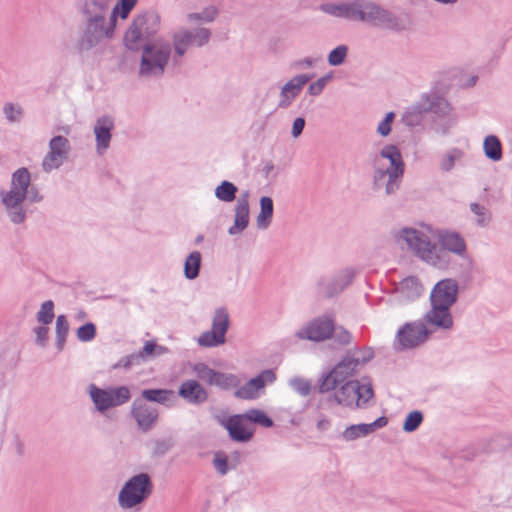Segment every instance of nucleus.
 <instances>
[{
    "label": "nucleus",
    "instance_id": "nucleus-2",
    "mask_svg": "<svg viewBox=\"0 0 512 512\" xmlns=\"http://www.w3.org/2000/svg\"><path fill=\"white\" fill-rule=\"evenodd\" d=\"M398 239L403 240L422 260L437 267H443L447 263V255L443 250L460 256L466 251L463 238L453 232H442L438 235L441 248L433 244L426 233L414 228H403Z\"/></svg>",
    "mask_w": 512,
    "mask_h": 512
},
{
    "label": "nucleus",
    "instance_id": "nucleus-27",
    "mask_svg": "<svg viewBox=\"0 0 512 512\" xmlns=\"http://www.w3.org/2000/svg\"><path fill=\"white\" fill-rule=\"evenodd\" d=\"M450 307L445 305H432V309L426 314L427 321L437 327L450 329L453 325Z\"/></svg>",
    "mask_w": 512,
    "mask_h": 512
},
{
    "label": "nucleus",
    "instance_id": "nucleus-10",
    "mask_svg": "<svg viewBox=\"0 0 512 512\" xmlns=\"http://www.w3.org/2000/svg\"><path fill=\"white\" fill-rule=\"evenodd\" d=\"M372 397L373 389L371 384H361L359 381H348L333 394L337 404L349 408H363Z\"/></svg>",
    "mask_w": 512,
    "mask_h": 512
},
{
    "label": "nucleus",
    "instance_id": "nucleus-44",
    "mask_svg": "<svg viewBox=\"0 0 512 512\" xmlns=\"http://www.w3.org/2000/svg\"><path fill=\"white\" fill-rule=\"evenodd\" d=\"M54 318V304L51 300L42 303L37 313V321L43 325H48Z\"/></svg>",
    "mask_w": 512,
    "mask_h": 512
},
{
    "label": "nucleus",
    "instance_id": "nucleus-48",
    "mask_svg": "<svg viewBox=\"0 0 512 512\" xmlns=\"http://www.w3.org/2000/svg\"><path fill=\"white\" fill-rule=\"evenodd\" d=\"M290 386L299 395L305 397L311 392V383L308 380L302 378H294L290 380Z\"/></svg>",
    "mask_w": 512,
    "mask_h": 512
},
{
    "label": "nucleus",
    "instance_id": "nucleus-53",
    "mask_svg": "<svg viewBox=\"0 0 512 512\" xmlns=\"http://www.w3.org/2000/svg\"><path fill=\"white\" fill-rule=\"evenodd\" d=\"M140 361L138 359V356L136 353L128 355L122 359H120L115 365H113V368H129L131 365L139 364Z\"/></svg>",
    "mask_w": 512,
    "mask_h": 512
},
{
    "label": "nucleus",
    "instance_id": "nucleus-28",
    "mask_svg": "<svg viewBox=\"0 0 512 512\" xmlns=\"http://www.w3.org/2000/svg\"><path fill=\"white\" fill-rule=\"evenodd\" d=\"M429 103H425L422 98L417 103L408 107L402 116V121L405 125L415 127L421 124L424 115L429 112Z\"/></svg>",
    "mask_w": 512,
    "mask_h": 512
},
{
    "label": "nucleus",
    "instance_id": "nucleus-59",
    "mask_svg": "<svg viewBox=\"0 0 512 512\" xmlns=\"http://www.w3.org/2000/svg\"><path fill=\"white\" fill-rule=\"evenodd\" d=\"M14 449H15V453L21 457L24 455L25 453V444L22 440H20L19 438H16L15 439V442H14Z\"/></svg>",
    "mask_w": 512,
    "mask_h": 512
},
{
    "label": "nucleus",
    "instance_id": "nucleus-36",
    "mask_svg": "<svg viewBox=\"0 0 512 512\" xmlns=\"http://www.w3.org/2000/svg\"><path fill=\"white\" fill-rule=\"evenodd\" d=\"M174 396V392L165 389H145L142 391V397L148 401L165 403Z\"/></svg>",
    "mask_w": 512,
    "mask_h": 512
},
{
    "label": "nucleus",
    "instance_id": "nucleus-33",
    "mask_svg": "<svg viewBox=\"0 0 512 512\" xmlns=\"http://www.w3.org/2000/svg\"><path fill=\"white\" fill-rule=\"evenodd\" d=\"M399 289L407 298L418 297L423 292L422 285L416 277L405 278L400 283Z\"/></svg>",
    "mask_w": 512,
    "mask_h": 512
},
{
    "label": "nucleus",
    "instance_id": "nucleus-35",
    "mask_svg": "<svg viewBox=\"0 0 512 512\" xmlns=\"http://www.w3.org/2000/svg\"><path fill=\"white\" fill-rule=\"evenodd\" d=\"M463 156V151L458 148H453L446 153H444L439 161V167L443 172L451 171L455 162L460 160Z\"/></svg>",
    "mask_w": 512,
    "mask_h": 512
},
{
    "label": "nucleus",
    "instance_id": "nucleus-3",
    "mask_svg": "<svg viewBox=\"0 0 512 512\" xmlns=\"http://www.w3.org/2000/svg\"><path fill=\"white\" fill-rule=\"evenodd\" d=\"M115 0H82L79 14L82 30L78 41L80 50L88 51L106 40L109 15Z\"/></svg>",
    "mask_w": 512,
    "mask_h": 512
},
{
    "label": "nucleus",
    "instance_id": "nucleus-21",
    "mask_svg": "<svg viewBox=\"0 0 512 512\" xmlns=\"http://www.w3.org/2000/svg\"><path fill=\"white\" fill-rule=\"evenodd\" d=\"M274 380L275 374L273 371L265 370L236 390L235 396L240 399H254L258 397L259 391L262 390L267 383H272Z\"/></svg>",
    "mask_w": 512,
    "mask_h": 512
},
{
    "label": "nucleus",
    "instance_id": "nucleus-50",
    "mask_svg": "<svg viewBox=\"0 0 512 512\" xmlns=\"http://www.w3.org/2000/svg\"><path fill=\"white\" fill-rule=\"evenodd\" d=\"M471 211L477 216V223L480 225L486 224L490 219V213L488 209L478 203L470 204Z\"/></svg>",
    "mask_w": 512,
    "mask_h": 512
},
{
    "label": "nucleus",
    "instance_id": "nucleus-29",
    "mask_svg": "<svg viewBox=\"0 0 512 512\" xmlns=\"http://www.w3.org/2000/svg\"><path fill=\"white\" fill-rule=\"evenodd\" d=\"M219 16V10L214 5H208L200 11L189 12L185 15L186 23L189 25H198L203 23H212Z\"/></svg>",
    "mask_w": 512,
    "mask_h": 512
},
{
    "label": "nucleus",
    "instance_id": "nucleus-39",
    "mask_svg": "<svg viewBox=\"0 0 512 512\" xmlns=\"http://www.w3.org/2000/svg\"><path fill=\"white\" fill-rule=\"evenodd\" d=\"M425 103H429V111H432L439 115H447L451 111L450 104L443 98L438 97H424Z\"/></svg>",
    "mask_w": 512,
    "mask_h": 512
},
{
    "label": "nucleus",
    "instance_id": "nucleus-12",
    "mask_svg": "<svg viewBox=\"0 0 512 512\" xmlns=\"http://www.w3.org/2000/svg\"><path fill=\"white\" fill-rule=\"evenodd\" d=\"M89 394L96 409L101 413L110 408L120 406L131 398L130 390L126 386L101 389L91 384L89 386Z\"/></svg>",
    "mask_w": 512,
    "mask_h": 512
},
{
    "label": "nucleus",
    "instance_id": "nucleus-45",
    "mask_svg": "<svg viewBox=\"0 0 512 512\" xmlns=\"http://www.w3.org/2000/svg\"><path fill=\"white\" fill-rule=\"evenodd\" d=\"M333 78V72H329L326 75L320 77L315 82H312L308 87V94L311 96H318L320 95L326 85L332 80Z\"/></svg>",
    "mask_w": 512,
    "mask_h": 512
},
{
    "label": "nucleus",
    "instance_id": "nucleus-20",
    "mask_svg": "<svg viewBox=\"0 0 512 512\" xmlns=\"http://www.w3.org/2000/svg\"><path fill=\"white\" fill-rule=\"evenodd\" d=\"M428 335L426 327L421 323L406 324L398 331L397 339L401 348H413L424 342Z\"/></svg>",
    "mask_w": 512,
    "mask_h": 512
},
{
    "label": "nucleus",
    "instance_id": "nucleus-11",
    "mask_svg": "<svg viewBox=\"0 0 512 512\" xmlns=\"http://www.w3.org/2000/svg\"><path fill=\"white\" fill-rule=\"evenodd\" d=\"M211 35V30L206 27L195 29L179 27L171 35L175 56L183 57L192 45L196 47L205 46L209 43Z\"/></svg>",
    "mask_w": 512,
    "mask_h": 512
},
{
    "label": "nucleus",
    "instance_id": "nucleus-16",
    "mask_svg": "<svg viewBox=\"0 0 512 512\" xmlns=\"http://www.w3.org/2000/svg\"><path fill=\"white\" fill-rule=\"evenodd\" d=\"M220 424L226 428L230 438L236 442H248L251 440L254 429L245 414L233 415L220 420Z\"/></svg>",
    "mask_w": 512,
    "mask_h": 512
},
{
    "label": "nucleus",
    "instance_id": "nucleus-43",
    "mask_svg": "<svg viewBox=\"0 0 512 512\" xmlns=\"http://www.w3.org/2000/svg\"><path fill=\"white\" fill-rule=\"evenodd\" d=\"M192 371L194 374L202 381L206 382L207 384L211 385L214 376L217 371L209 368L204 363H196L192 365Z\"/></svg>",
    "mask_w": 512,
    "mask_h": 512
},
{
    "label": "nucleus",
    "instance_id": "nucleus-7",
    "mask_svg": "<svg viewBox=\"0 0 512 512\" xmlns=\"http://www.w3.org/2000/svg\"><path fill=\"white\" fill-rule=\"evenodd\" d=\"M142 47L139 74L145 78L157 77L164 73L171 56L170 42L163 39L147 41Z\"/></svg>",
    "mask_w": 512,
    "mask_h": 512
},
{
    "label": "nucleus",
    "instance_id": "nucleus-62",
    "mask_svg": "<svg viewBox=\"0 0 512 512\" xmlns=\"http://www.w3.org/2000/svg\"><path fill=\"white\" fill-rule=\"evenodd\" d=\"M367 351H372L371 349L367 348V349H364V350H354V351H350L349 353H359V358H362V357H365L366 356V352Z\"/></svg>",
    "mask_w": 512,
    "mask_h": 512
},
{
    "label": "nucleus",
    "instance_id": "nucleus-61",
    "mask_svg": "<svg viewBox=\"0 0 512 512\" xmlns=\"http://www.w3.org/2000/svg\"><path fill=\"white\" fill-rule=\"evenodd\" d=\"M314 63H315V61L310 57H306L299 62L300 65L305 66V67H312L314 65Z\"/></svg>",
    "mask_w": 512,
    "mask_h": 512
},
{
    "label": "nucleus",
    "instance_id": "nucleus-42",
    "mask_svg": "<svg viewBox=\"0 0 512 512\" xmlns=\"http://www.w3.org/2000/svg\"><path fill=\"white\" fill-rule=\"evenodd\" d=\"M250 424L256 423L263 427H271L273 421L261 410L252 409L244 413Z\"/></svg>",
    "mask_w": 512,
    "mask_h": 512
},
{
    "label": "nucleus",
    "instance_id": "nucleus-49",
    "mask_svg": "<svg viewBox=\"0 0 512 512\" xmlns=\"http://www.w3.org/2000/svg\"><path fill=\"white\" fill-rule=\"evenodd\" d=\"M235 380L236 378L234 375L216 372L211 385H215L221 388H229L235 385Z\"/></svg>",
    "mask_w": 512,
    "mask_h": 512
},
{
    "label": "nucleus",
    "instance_id": "nucleus-31",
    "mask_svg": "<svg viewBox=\"0 0 512 512\" xmlns=\"http://www.w3.org/2000/svg\"><path fill=\"white\" fill-rule=\"evenodd\" d=\"M273 211V200L268 196L261 197L260 212L256 218V223L259 228L266 229L270 225L273 217Z\"/></svg>",
    "mask_w": 512,
    "mask_h": 512
},
{
    "label": "nucleus",
    "instance_id": "nucleus-9",
    "mask_svg": "<svg viewBox=\"0 0 512 512\" xmlns=\"http://www.w3.org/2000/svg\"><path fill=\"white\" fill-rule=\"evenodd\" d=\"M359 353H348L335 368L322 380L319 390L321 393L329 392L352 376L358 367H361L373 357L372 351H367L366 356L359 358Z\"/></svg>",
    "mask_w": 512,
    "mask_h": 512
},
{
    "label": "nucleus",
    "instance_id": "nucleus-37",
    "mask_svg": "<svg viewBox=\"0 0 512 512\" xmlns=\"http://www.w3.org/2000/svg\"><path fill=\"white\" fill-rule=\"evenodd\" d=\"M68 321L64 315H59L56 319V346L59 351H62L65 345L66 336L68 334Z\"/></svg>",
    "mask_w": 512,
    "mask_h": 512
},
{
    "label": "nucleus",
    "instance_id": "nucleus-54",
    "mask_svg": "<svg viewBox=\"0 0 512 512\" xmlns=\"http://www.w3.org/2000/svg\"><path fill=\"white\" fill-rule=\"evenodd\" d=\"M213 464L221 475H225L227 473V458L223 454L217 453L214 457Z\"/></svg>",
    "mask_w": 512,
    "mask_h": 512
},
{
    "label": "nucleus",
    "instance_id": "nucleus-17",
    "mask_svg": "<svg viewBox=\"0 0 512 512\" xmlns=\"http://www.w3.org/2000/svg\"><path fill=\"white\" fill-rule=\"evenodd\" d=\"M311 79L308 74H298L289 79L282 87L279 93L278 106L280 108L289 107L292 102L300 95L304 86Z\"/></svg>",
    "mask_w": 512,
    "mask_h": 512
},
{
    "label": "nucleus",
    "instance_id": "nucleus-15",
    "mask_svg": "<svg viewBox=\"0 0 512 512\" xmlns=\"http://www.w3.org/2000/svg\"><path fill=\"white\" fill-rule=\"evenodd\" d=\"M70 151L69 140L63 136H55L49 142V151L42 161V168L50 172L59 168L68 158Z\"/></svg>",
    "mask_w": 512,
    "mask_h": 512
},
{
    "label": "nucleus",
    "instance_id": "nucleus-8",
    "mask_svg": "<svg viewBox=\"0 0 512 512\" xmlns=\"http://www.w3.org/2000/svg\"><path fill=\"white\" fill-rule=\"evenodd\" d=\"M153 483L147 473L134 475L126 481L118 494L119 506L132 509L141 505L152 493Z\"/></svg>",
    "mask_w": 512,
    "mask_h": 512
},
{
    "label": "nucleus",
    "instance_id": "nucleus-1",
    "mask_svg": "<svg viewBox=\"0 0 512 512\" xmlns=\"http://www.w3.org/2000/svg\"><path fill=\"white\" fill-rule=\"evenodd\" d=\"M321 12L335 18L360 22L376 28L399 31L402 21L390 10L372 0L327 2L319 6Z\"/></svg>",
    "mask_w": 512,
    "mask_h": 512
},
{
    "label": "nucleus",
    "instance_id": "nucleus-40",
    "mask_svg": "<svg viewBox=\"0 0 512 512\" xmlns=\"http://www.w3.org/2000/svg\"><path fill=\"white\" fill-rule=\"evenodd\" d=\"M348 46L339 45L331 50L327 56V62L330 66H340L344 64L348 56Z\"/></svg>",
    "mask_w": 512,
    "mask_h": 512
},
{
    "label": "nucleus",
    "instance_id": "nucleus-38",
    "mask_svg": "<svg viewBox=\"0 0 512 512\" xmlns=\"http://www.w3.org/2000/svg\"><path fill=\"white\" fill-rule=\"evenodd\" d=\"M236 192L237 187L233 183L223 181L216 187L215 196L221 201L231 202L235 199Z\"/></svg>",
    "mask_w": 512,
    "mask_h": 512
},
{
    "label": "nucleus",
    "instance_id": "nucleus-41",
    "mask_svg": "<svg viewBox=\"0 0 512 512\" xmlns=\"http://www.w3.org/2000/svg\"><path fill=\"white\" fill-rule=\"evenodd\" d=\"M3 114L10 123H16L23 117L24 110L20 104L7 102L3 106Z\"/></svg>",
    "mask_w": 512,
    "mask_h": 512
},
{
    "label": "nucleus",
    "instance_id": "nucleus-22",
    "mask_svg": "<svg viewBox=\"0 0 512 512\" xmlns=\"http://www.w3.org/2000/svg\"><path fill=\"white\" fill-rule=\"evenodd\" d=\"M131 414L142 431H148L158 419L155 407L139 400H135L131 407Z\"/></svg>",
    "mask_w": 512,
    "mask_h": 512
},
{
    "label": "nucleus",
    "instance_id": "nucleus-57",
    "mask_svg": "<svg viewBox=\"0 0 512 512\" xmlns=\"http://www.w3.org/2000/svg\"><path fill=\"white\" fill-rule=\"evenodd\" d=\"M335 338L342 345H347L352 340L351 334L346 330L336 331Z\"/></svg>",
    "mask_w": 512,
    "mask_h": 512
},
{
    "label": "nucleus",
    "instance_id": "nucleus-60",
    "mask_svg": "<svg viewBox=\"0 0 512 512\" xmlns=\"http://www.w3.org/2000/svg\"><path fill=\"white\" fill-rule=\"evenodd\" d=\"M316 426H317L318 430L324 431L330 426V421L325 417H321L317 421Z\"/></svg>",
    "mask_w": 512,
    "mask_h": 512
},
{
    "label": "nucleus",
    "instance_id": "nucleus-18",
    "mask_svg": "<svg viewBox=\"0 0 512 512\" xmlns=\"http://www.w3.org/2000/svg\"><path fill=\"white\" fill-rule=\"evenodd\" d=\"M138 1L139 0H115V2H113V8L109 15L110 19L107 25L106 40L114 38L118 21L127 20Z\"/></svg>",
    "mask_w": 512,
    "mask_h": 512
},
{
    "label": "nucleus",
    "instance_id": "nucleus-32",
    "mask_svg": "<svg viewBox=\"0 0 512 512\" xmlns=\"http://www.w3.org/2000/svg\"><path fill=\"white\" fill-rule=\"evenodd\" d=\"M168 353V349L164 346L157 345L153 341H147L141 351L136 353L140 362L147 361L150 358L162 356Z\"/></svg>",
    "mask_w": 512,
    "mask_h": 512
},
{
    "label": "nucleus",
    "instance_id": "nucleus-19",
    "mask_svg": "<svg viewBox=\"0 0 512 512\" xmlns=\"http://www.w3.org/2000/svg\"><path fill=\"white\" fill-rule=\"evenodd\" d=\"M458 285L453 279H444L433 288L430 296L431 305L451 307L457 299Z\"/></svg>",
    "mask_w": 512,
    "mask_h": 512
},
{
    "label": "nucleus",
    "instance_id": "nucleus-5",
    "mask_svg": "<svg viewBox=\"0 0 512 512\" xmlns=\"http://www.w3.org/2000/svg\"><path fill=\"white\" fill-rule=\"evenodd\" d=\"M405 163L399 148L385 145L375 158L373 185L375 189L384 188L386 195L395 193L404 175Z\"/></svg>",
    "mask_w": 512,
    "mask_h": 512
},
{
    "label": "nucleus",
    "instance_id": "nucleus-4",
    "mask_svg": "<svg viewBox=\"0 0 512 512\" xmlns=\"http://www.w3.org/2000/svg\"><path fill=\"white\" fill-rule=\"evenodd\" d=\"M0 196L8 217L16 224L25 220L26 201L38 202L42 198L31 186L30 173L26 168H19L12 174L10 188L1 191Z\"/></svg>",
    "mask_w": 512,
    "mask_h": 512
},
{
    "label": "nucleus",
    "instance_id": "nucleus-26",
    "mask_svg": "<svg viewBox=\"0 0 512 512\" xmlns=\"http://www.w3.org/2000/svg\"><path fill=\"white\" fill-rule=\"evenodd\" d=\"M178 394L187 402L201 404L208 398L207 391L196 380H186L179 387Z\"/></svg>",
    "mask_w": 512,
    "mask_h": 512
},
{
    "label": "nucleus",
    "instance_id": "nucleus-23",
    "mask_svg": "<svg viewBox=\"0 0 512 512\" xmlns=\"http://www.w3.org/2000/svg\"><path fill=\"white\" fill-rule=\"evenodd\" d=\"M249 192H243L236 201L234 224L228 229L230 235L240 234L249 223Z\"/></svg>",
    "mask_w": 512,
    "mask_h": 512
},
{
    "label": "nucleus",
    "instance_id": "nucleus-47",
    "mask_svg": "<svg viewBox=\"0 0 512 512\" xmlns=\"http://www.w3.org/2000/svg\"><path fill=\"white\" fill-rule=\"evenodd\" d=\"M422 420H423V415L421 412H419V411L410 412L407 415V417L403 423V430L405 432L415 431L421 424Z\"/></svg>",
    "mask_w": 512,
    "mask_h": 512
},
{
    "label": "nucleus",
    "instance_id": "nucleus-6",
    "mask_svg": "<svg viewBox=\"0 0 512 512\" xmlns=\"http://www.w3.org/2000/svg\"><path fill=\"white\" fill-rule=\"evenodd\" d=\"M161 28V17L153 10L136 13L127 25L123 45L131 51H138L144 41H151Z\"/></svg>",
    "mask_w": 512,
    "mask_h": 512
},
{
    "label": "nucleus",
    "instance_id": "nucleus-55",
    "mask_svg": "<svg viewBox=\"0 0 512 512\" xmlns=\"http://www.w3.org/2000/svg\"><path fill=\"white\" fill-rule=\"evenodd\" d=\"M49 328L46 326H38L34 329L35 335H36V343L39 346H45L47 341V335H48Z\"/></svg>",
    "mask_w": 512,
    "mask_h": 512
},
{
    "label": "nucleus",
    "instance_id": "nucleus-30",
    "mask_svg": "<svg viewBox=\"0 0 512 512\" xmlns=\"http://www.w3.org/2000/svg\"><path fill=\"white\" fill-rule=\"evenodd\" d=\"M483 152L490 161L499 162L502 159V144L496 135H488L484 138Z\"/></svg>",
    "mask_w": 512,
    "mask_h": 512
},
{
    "label": "nucleus",
    "instance_id": "nucleus-46",
    "mask_svg": "<svg viewBox=\"0 0 512 512\" xmlns=\"http://www.w3.org/2000/svg\"><path fill=\"white\" fill-rule=\"evenodd\" d=\"M396 114L394 112H388L384 118L378 123L376 132L381 137H387L392 130V125L395 120Z\"/></svg>",
    "mask_w": 512,
    "mask_h": 512
},
{
    "label": "nucleus",
    "instance_id": "nucleus-25",
    "mask_svg": "<svg viewBox=\"0 0 512 512\" xmlns=\"http://www.w3.org/2000/svg\"><path fill=\"white\" fill-rule=\"evenodd\" d=\"M387 424V418L379 417L370 424H357L347 427L341 434L346 441H354L360 437H365L373 433L376 429L382 428Z\"/></svg>",
    "mask_w": 512,
    "mask_h": 512
},
{
    "label": "nucleus",
    "instance_id": "nucleus-51",
    "mask_svg": "<svg viewBox=\"0 0 512 512\" xmlns=\"http://www.w3.org/2000/svg\"><path fill=\"white\" fill-rule=\"evenodd\" d=\"M95 334L96 329L93 323H87L77 329V337L83 342L91 341L95 337Z\"/></svg>",
    "mask_w": 512,
    "mask_h": 512
},
{
    "label": "nucleus",
    "instance_id": "nucleus-14",
    "mask_svg": "<svg viewBox=\"0 0 512 512\" xmlns=\"http://www.w3.org/2000/svg\"><path fill=\"white\" fill-rule=\"evenodd\" d=\"M335 326L333 320L328 316L317 317L299 329L296 336L302 340L322 342L331 338Z\"/></svg>",
    "mask_w": 512,
    "mask_h": 512
},
{
    "label": "nucleus",
    "instance_id": "nucleus-24",
    "mask_svg": "<svg viewBox=\"0 0 512 512\" xmlns=\"http://www.w3.org/2000/svg\"><path fill=\"white\" fill-rule=\"evenodd\" d=\"M114 127L113 120L109 117L99 118L94 126L97 153L103 152L109 147L111 141V130Z\"/></svg>",
    "mask_w": 512,
    "mask_h": 512
},
{
    "label": "nucleus",
    "instance_id": "nucleus-34",
    "mask_svg": "<svg viewBox=\"0 0 512 512\" xmlns=\"http://www.w3.org/2000/svg\"><path fill=\"white\" fill-rule=\"evenodd\" d=\"M201 263V254L198 251H194L189 254L184 264V274L188 279H194L199 274V268Z\"/></svg>",
    "mask_w": 512,
    "mask_h": 512
},
{
    "label": "nucleus",
    "instance_id": "nucleus-13",
    "mask_svg": "<svg viewBox=\"0 0 512 512\" xmlns=\"http://www.w3.org/2000/svg\"><path fill=\"white\" fill-rule=\"evenodd\" d=\"M229 327V315L225 308H217L212 318V328L203 332L198 338L202 347H216L226 341V332Z\"/></svg>",
    "mask_w": 512,
    "mask_h": 512
},
{
    "label": "nucleus",
    "instance_id": "nucleus-56",
    "mask_svg": "<svg viewBox=\"0 0 512 512\" xmlns=\"http://www.w3.org/2000/svg\"><path fill=\"white\" fill-rule=\"evenodd\" d=\"M304 127H305L304 118L298 117V118L294 119L293 124H292V131H291L292 137L295 139L298 138L302 134Z\"/></svg>",
    "mask_w": 512,
    "mask_h": 512
},
{
    "label": "nucleus",
    "instance_id": "nucleus-52",
    "mask_svg": "<svg viewBox=\"0 0 512 512\" xmlns=\"http://www.w3.org/2000/svg\"><path fill=\"white\" fill-rule=\"evenodd\" d=\"M352 277H353L352 271L345 270L340 276L339 285L336 288H333L328 294L331 296V295L336 294V293L340 292L341 290H343L344 287H346L350 283V281L352 280Z\"/></svg>",
    "mask_w": 512,
    "mask_h": 512
},
{
    "label": "nucleus",
    "instance_id": "nucleus-58",
    "mask_svg": "<svg viewBox=\"0 0 512 512\" xmlns=\"http://www.w3.org/2000/svg\"><path fill=\"white\" fill-rule=\"evenodd\" d=\"M171 443L168 441H156L154 444V451L157 454H164L171 448Z\"/></svg>",
    "mask_w": 512,
    "mask_h": 512
}]
</instances>
